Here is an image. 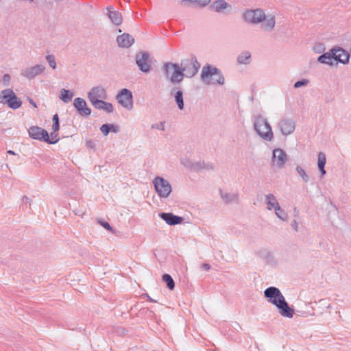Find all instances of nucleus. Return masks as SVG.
I'll list each match as a JSON object with an SVG mask.
<instances>
[{
	"mask_svg": "<svg viewBox=\"0 0 351 351\" xmlns=\"http://www.w3.org/2000/svg\"><path fill=\"white\" fill-rule=\"evenodd\" d=\"M264 296L267 301L274 305L279 313L284 317L292 318L294 309L289 306L280 289L276 287H269L264 291Z\"/></svg>",
	"mask_w": 351,
	"mask_h": 351,
	"instance_id": "1",
	"label": "nucleus"
},
{
	"mask_svg": "<svg viewBox=\"0 0 351 351\" xmlns=\"http://www.w3.org/2000/svg\"><path fill=\"white\" fill-rule=\"evenodd\" d=\"M252 123L254 130L261 138L267 141L273 140L272 128L265 117L256 114L252 117Z\"/></svg>",
	"mask_w": 351,
	"mask_h": 351,
	"instance_id": "2",
	"label": "nucleus"
},
{
	"mask_svg": "<svg viewBox=\"0 0 351 351\" xmlns=\"http://www.w3.org/2000/svg\"><path fill=\"white\" fill-rule=\"evenodd\" d=\"M212 77H213L212 84L219 85L224 84V77L221 70L207 64L202 67L201 79L204 83L209 84L208 81L211 79Z\"/></svg>",
	"mask_w": 351,
	"mask_h": 351,
	"instance_id": "3",
	"label": "nucleus"
},
{
	"mask_svg": "<svg viewBox=\"0 0 351 351\" xmlns=\"http://www.w3.org/2000/svg\"><path fill=\"white\" fill-rule=\"evenodd\" d=\"M163 70L166 77L170 80L172 84H178L183 80L184 75L178 64L166 62L163 65Z\"/></svg>",
	"mask_w": 351,
	"mask_h": 351,
	"instance_id": "4",
	"label": "nucleus"
},
{
	"mask_svg": "<svg viewBox=\"0 0 351 351\" xmlns=\"http://www.w3.org/2000/svg\"><path fill=\"white\" fill-rule=\"evenodd\" d=\"M0 103L7 104L12 110L19 108L22 101L17 97L14 90L11 88L3 90L0 93Z\"/></svg>",
	"mask_w": 351,
	"mask_h": 351,
	"instance_id": "5",
	"label": "nucleus"
},
{
	"mask_svg": "<svg viewBox=\"0 0 351 351\" xmlns=\"http://www.w3.org/2000/svg\"><path fill=\"white\" fill-rule=\"evenodd\" d=\"M180 66L184 75L186 77H192L195 75L200 68V64L195 56L182 60Z\"/></svg>",
	"mask_w": 351,
	"mask_h": 351,
	"instance_id": "6",
	"label": "nucleus"
},
{
	"mask_svg": "<svg viewBox=\"0 0 351 351\" xmlns=\"http://www.w3.org/2000/svg\"><path fill=\"white\" fill-rule=\"evenodd\" d=\"M154 189L160 198H167L172 191L169 181L160 176H156L153 180Z\"/></svg>",
	"mask_w": 351,
	"mask_h": 351,
	"instance_id": "7",
	"label": "nucleus"
},
{
	"mask_svg": "<svg viewBox=\"0 0 351 351\" xmlns=\"http://www.w3.org/2000/svg\"><path fill=\"white\" fill-rule=\"evenodd\" d=\"M135 61L141 71L148 73L152 69V60L147 51H142L137 53Z\"/></svg>",
	"mask_w": 351,
	"mask_h": 351,
	"instance_id": "8",
	"label": "nucleus"
},
{
	"mask_svg": "<svg viewBox=\"0 0 351 351\" xmlns=\"http://www.w3.org/2000/svg\"><path fill=\"white\" fill-rule=\"evenodd\" d=\"M243 20L251 24H258L265 19V12L262 9L246 10L243 14Z\"/></svg>",
	"mask_w": 351,
	"mask_h": 351,
	"instance_id": "9",
	"label": "nucleus"
},
{
	"mask_svg": "<svg viewBox=\"0 0 351 351\" xmlns=\"http://www.w3.org/2000/svg\"><path fill=\"white\" fill-rule=\"evenodd\" d=\"M116 99L118 103L123 108L131 110L133 107V96L132 92L127 89L123 88L117 94Z\"/></svg>",
	"mask_w": 351,
	"mask_h": 351,
	"instance_id": "10",
	"label": "nucleus"
},
{
	"mask_svg": "<svg viewBox=\"0 0 351 351\" xmlns=\"http://www.w3.org/2000/svg\"><path fill=\"white\" fill-rule=\"evenodd\" d=\"M29 135L33 139L43 141L49 144H55L56 142V141L51 142L47 131L38 126L31 127L29 130Z\"/></svg>",
	"mask_w": 351,
	"mask_h": 351,
	"instance_id": "11",
	"label": "nucleus"
},
{
	"mask_svg": "<svg viewBox=\"0 0 351 351\" xmlns=\"http://www.w3.org/2000/svg\"><path fill=\"white\" fill-rule=\"evenodd\" d=\"M332 51H333L332 54L335 58V65H337L338 63L346 64L349 62L350 53L348 51L341 47H334L332 48Z\"/></svg>",
	"mask_w": 351,
	"mask_h": 351,
	"instance_id": "12",
	"label": "nucleus"
},
{
	"mask_svg": "<svg viewBox=\"0 0 351 351\" xmlns=\"http://www.w3.org/2000/svg\"><path fill=\"white\" fill-rule=\"evenodd\" d=\"M278 128L282 135L288 136L295 131V122L292 119L283 118L279 121Z\"/></svg>",
	"mask_w": 351,
	"mask_h": 351,
	"instance_id": "13",
	"label": "nucleus"
},
{
	"mask_svg": "<svg viewBox=\"0 0 351 351\" xmlns=\"http://www.w3.org/2000/svg\"><path fill=\"white\" fill-rule=\"evenodd\" d=\"M287 160L286 152L280 149L276 148L273 150L272 162L278 168H282Z\"/></svg>",
	"mask_w": 351,
	"mask_h": 351,
	"instance_id": "14",
	"label": "nucleus"
},
{
	"mask_svg": "<svg viewBox=\"0 0 351 351\" xmlns=\"http://www.w3.org/2000/svg\"><path fill=\"white\" fill-rule=\"evenodd\" d=\"M73 106L77 113L82 117H88L91 114V109L87 106L86 102L83 98H75Z\"/></svg>",
	"mask_w": 351,
	"mask_h": 351,
	"instance_id": "15",
	"label": "nucleus"
},
{
	"mask_svg": "<svg viewBox=\"0 0 351 351\" xmlns=\"http://www.w3.org/2000/svg\"><path fill=\"white\" fill-rule=\"evenodd\" d=\"M88 98L90 103H93L95 99H106L107 98V93L102 86L93 87L88 93Z\"/></svg>",
	"mask_w": 351,
	"mask_h": 351,
	"instance_id": "16",
	"label": "nucleus"
},
{
	"mask_svg": "<svg viewBox=\"0 0 351 351\" xmlns=\"http://www.w3.org/2000/svg\"><path fill=\"white\" fill-rule=\"evenodd\" d=\"M45 70V66L43 64H36L30 68L25 69L22 72V75L27 79L32 80L36 76L43 73Z\"/></svg>",
	"mask_w": 351,
	"mask_h": 351,
	"instance_id": "17",
	"label": "nucleus"
},
{
	"mask_svg": "<svg viewBox=\"0 0 351 351\" xmlns=\"http://www.w3.org/2000/svg\"><path fill=\"white\" fill-rule=\"evenodd\" d=\"M159 217L170 226L180 224L183 221L182 217L175 215L171 213H161L159 214Z\"/></svg>",
	"mask_w": 351,
	"mask_h": 351,
	"instance_id": "18",
	"label": "nucleus"
},
{
	"mask_svg": "<svg viewBox=\"0 0 351 351\" xmlns=\"http://www.w3.org/2000/svg\"><path fill=\"white\" fill-rule=\"evenodd\" d=\"M119 47L122 48L130 47L134 42V38L128 33H123L117 37Z\"/></svg>",
	"mask_w": 351,
	"mask_h": 351,
	"instance_id": "19",
	"label": "nucleus"
},
{
	"mask_svg": "<svg viewBox=\"0 0 351 351\" xmlns=\"http://www.w3.org/2000/svg\"><path fill=\"white\" fill-rule=\"evenodd\" d=\"M92 105L96 109L103 110L108 113H111L114 110L112 104L111 103L105 101L103 99H95V101L93 103H92Z\"/></svg>",
	"mask_w": 351,
	"mask_h": 351,
	"instance_id": "20",
	"label": "nucleus"
},
{
	"mask_svg": "<svg viewBox=\"0 0 351 351\" xmlns=\"http://www.w3.org/2000/svg\"><path fill=\"white\" fill-rule=\"evenodd\" d=\"M333 51H332V49L329 50V51L324 53L321 56H319L317 58V61L322 64H325L329 66H334V56Z\"/></svg>",
	"mask_w": 351,
	"mask_h": 351,
	"instance_id": "21",
	"label": "nucleus"
},
{
	"mask_svg": "<svg viewBox=\"0 0 351 351\" xmlns=\"http://www.w3.org/2000/svg\"><path fill=\"white\" fill-rule=\"evenodd\" d=\"M107 15L112 23L117 26L120 25L123 22V17L121 14L117 11L110 10L109 7H107Z\"/></svg>",
	"mask_w": 351,
	"mask_h": 351,
	"instance_id": "22",
	"label": "nucleus"
},
{
	"mask_svg": "<svg viewBox=\"0 0 351 351\" xmlns=\"http://www.w3.org/2000/svg\"><path fill=\"white\" fill-rule=\"evenodd\" d=\"M264 23L262 24V28L267 32H271L275 27L276 19L273 15L266 16L265 14V19H263Z\"/></svg>",
	"mask_w": 351,
	"mask_h": 351,
	"instance_id": "23",
	"label": "nucleus"
},
{
	"mask_svg": "<svg viewBox=\"0 0 351 351\" xmlns=\"http://www.w3.org/2000/svg\"><path fill=\"white\" fill-rule=\"evenodd\" d=\"M230 5L225 0H215L210 5V8L217 12H219Z\"/></svg>",
	"mask_w": 351,
	"mask_h": 351,
	"instance_id": "24",
	"label": "nucleus"
},
{
	"mask_svg": "<svg viewBox=\"0 0 351 351\" xmlns=\"http://www.w3.org/2000/svg\"><path fill=\"white\" fill-rule=\"evenodd\" d=\"M265 202L267 204V209L269 210L274 209L279 205L276 197L272 193H269L265 195Z\"/></svg>",
	"mask_w": 351,
	"mask_h": 351,
	"instance_id": "25",
	"label": "nucleus"
},
{
	"mask_svg": "<svg viewBox=\"0 0 351 351\" xmlns=\"http://www.w3.org/2000/svg\"><path fill=\"white\" fill-rule=\"evenodd\" d=\"M326 162V158L325 154L322 152H319L318 154L317 166H318L319 171L321 173V176H324L326 173V171L324 169Z\"/></svg>",
	"mask_w": 351,
	"mask_h": 351,
	"instance_id": "26",
	"label": "nucleus"
},
{
	"mask_svg": "<svg viewBox=\"0 0 351 351\" xmlns=\"http://www.w3.org/2000/svg\"><path fill=\"white\" fill-rule=\"evenodd\" d=\"M220 195L221 199L226 203H231L234 202H237L239 199L238 193H224L223 191L220 190Z\"/></svg>",
	"mask_w": 351,
	"mask_h": 351,
	"instance_id": "27",
	"label": "nucleus"
},
{
	"mask_svg": "<svg viewBox=\"0 0 351 351\" xmlns=\"http://www.w3.org/2000/svg\"><path fill=\"white\" fill-rule=\"evenodd\" d=\"M251 61V53L248 51L241 52L237 56V62L241 64H248Z\"/></svg>",
	"mask_w": 351,
	"mask_h": 351,
	"instance_id": "28",
	"label": "nucleus"
},
{
	"mask_svg": "<svg viewBox=\"0 0 351 351\" xmlns=\"http://www.w3.org/2000/svg\"><path fill=\"white\" fill-rule=\"evenodd\" d=\"M73 97V93L71 90H66L65 88H62L60 90L59 98L63 102H64V103L69 102L70 101H71Z\"/></svg>",
	"mask_w": 351,
	"mask_h": 351,
	"instance_id": "29",
	"label": "nucleus"
},
{
	"mask_svg": "<svg viewBox=\"0 0 351 351\" xmlns=\"http://www.w3.org/2000/svg\"><path fill=\"white\" fill-rule=\"evenodd\" d=\"M175 101L178 106L179 110H182L184 109V99L183 93L182 90H178L175 92L174 94Z\"/></svg>",
	"mask_w": 351,
	"mask_h": 351,
	"instance_id": "30",
	"label": "nucleus"
},
{
	"mask_svg": "<svg viewBox=\"0 0 351 351\" xmlns=\"http://www.w3.org/2000/svg\"><path fill=\"white\" fill-rule=\"evenodd\" d=\"M162 280L166 283L167 287L170 289L173 290L175 288V282L172 277L168 274H165L162 276Z\"/></svg>",
	"mask_w": 351,
	"mask_h": 351,
	"instance_id": "31",
	"label": "nucleus"
},
{
	"mask_svg": "<svg viewBox=\"0 0 351 351\" xmlns=\"http://www.w3.org/2000/svg\"><path fill=\"white\" fill-rule=\"evenodd\" d=\"M194 3L199 7H205L210 3V0H182V3Z\"/></svg>",
	"mask_w": 351,
	"mask_h": 351,
	"instance_id": "32",
	"label": "nucleus"
},
{
	"mask_svg": "<svg viewBox=\"0 0 351 351\" xmlns=\"http://www.w3.org/2000/svg\"><path fill=\"white\" fill-rule=\"evenodd\" d=\"M214 165L211 163L205 164L204 162H198L194 165V168L195 169H207V170H213Z\"/></svg>",
	"mask_w": 351,
	"mask_h": 351,
	"instance_id": "33",
	"label": "nucleus"
},
{
	"mask_svg": "<svg viewBox=\"0 0 351 351\" xmlns=\"http://www.w3.org/2000/svg\"><path fill=\"white\" fill-rule=\"evenodd\" d=\"M276 215L278 218L281 219L282 221H286L287 219V213L280 208V205H278L276 208H274Z\"/></svg>",
	"mask_w": 351,
	"mask_h": 351,
	"instance_id": "34",
	"label": "nucleus"
},
{
	"mask_svg": "<svg viewBox=\"0 0 351 351\" xmlns=\"http://www.w3.org/2000/svg\"><path fill=\"white\" fill-rule=\"evenodd\" d=\"M296 171L298 172V173L301 176V178H302L303 181L304 182H308V180H309V177L306 174L305 170L302 168L300 166H297L296 167Z\"/></svg>",
	"mask_w": 351,
	"mask_h": 351,
	"instance_id": "35",
	"label": "nucleus"
},
{
	"mask_svg": "<svg viewBox=\"0 0 351 351\" xmlns=\"http://www.w3.org/2000/svg\"><path fill=\"white\" fill-rule=\"evenodd\" d=\"M46 60L49 62V66L53 69H55L56 68V59H55V56L53 55H52V54L47 55L46 56Z\"/></svg>",
	"mask_w": 351,
	"mask_h": 351,
	"instance_id": "36",
	"label": "nucleus"
},
{
	"mask_svg": "<svg viewBox=\"0 0 351 351\" xmlns=\"http://www.w3.org/2000/svg\"><path fill=\"white\" fill-rule=\"evenodd\" d=\"M97 221L98 223L102 226L104 227L105 229H106L107 230L111 232H113L114 230H113V228H112V226L110 225L109 223L105 221H102L101 219H97Z\"/></svg>",
	"mask_w": 351,
	"mask_h": 351,
	"instance_id": "37",
	"label": "nucleus"
},
{
	"mask_svg": "<svg viewBox=\"0 0 351 351\" xmlns=\"http://www.w3.org/2000/svg\"><path fill=\"white\" fill-rule=\"evenodd\" d=\"M308 83H309L308 80L302 79V80H299V81L295 82L293 86L295 88H298L300 87L305 86L308 85Z\"/></svg>",
	"mask_w": 351,
	"mask_h": 351,
	"instance_id": "38",
	"label": "nucleus"
},
{
	"mask_svg": "<svg viewBox=\"0 0 351 351\" xmlns=\"http://www.w3.org/2000/svg\"><path fill=\"white\" fill-rule=\"evenodd\" d=\"M165 121H161V122H160L158 123L152 124L151 125V128H152V129H157V130H161V131H164L165 130Z\"/></svg>",
	"mask_w": 351,
	"mask_h": 351,
	"instance_id": "39",
	"label": "nucleus"
},
{
	"mask_svg": "<svg viewBox=\"0 0 351 351\" xmlns=\"http://www.w3.org/2000/svg\"><path fill=\"white\" fill-rule=\"evenodd\" d=\"M100 131L104 134V136H106L110 132L108 123L103 124L100 127Z\"/></svg>",
	"mask_w": 351,
	"mask_h": 351,
	"instance_id": "40",
	"label": "nucleus"
},
{
	"mask_svg": "<svg viewBox=\"0 0 351 351\" xmlns=\"http://www.w3.org/2000/svg\"><path fill=\"white\" fill-rule=\"evenodd\" d=\"M109 126H110V132H112L114 133H118L119 132V125H116V124H110V123H108Z\"/></svg>",
	"mask_w": 351,
	"mask_h": 351,
	"instance_id": "41",
	"label": "nucleus"
},
{
	"mask_svg": "<svg viewBox=\"0 0 351 351\" xmlns=\"http://www.w3.org/2000/svg\"><path fill=\"white\" fill-rule=\"evenodd\" d=\"M73 213L76 215L83 217L85 215V210L82 208L75 209L73 210Z\"/></svg>",
	"mask_w": 351,
	"mask_h": 351,
	"instance_id": "42",
	"label": "nucleus"
},
{
	"mask_svg": "<svg viewBox=\"0 0 351 351\" xmlns=\"http://www.w3.org/2000/svg\"><path fill=\"white\" fill-rule=\"evenodd\" d=\"M52 129H53L54 133L58 131L60 129V123L59 122L53 123Z\"/></svg>",
	"mask_w": 351,
	"mask_h": 351,
	"instance_id": "43",
	"label": "nucleus"
},
{
	"mask_svg": "<svg viewBox=\"0 0 351 351\" xmlns=\"http://www.w3.org/2000/svg\"><path fill=\"white\" fill-rule=\"evenodd\" d=\"M59 138H58V134H54V133H51V138L49 137V141L51 142V141H56L55 143H56L58 141Z\"/></svg>",
	"mask_w": 351,
	"mask_h": 351,
	"instance_id": "44",
	"label": "nucleus"
},
{
	"mask_svg": "<svg viewBox=\"0 0 351 351\" xmlns=\"http://www.w3.org/2000/svg\"><path fill=\"white\" fill-rule=\"evenodd\" d=\"M291 226L296 232L298 231V223L295 219L292 221Z\"/></svg>",
	"mask_w": 351,
	"mask_h": 351,
	"instance_id": "45",
	"label": "nucleus"
},
{
	"mask_svg": "<svg viewBox=\"0 0 351 351\" xmlns=\"http://www.w3.org/2000/svg\"><path fill=\"white\" fill-rule=\"evenodd\" d=\"M3 82L5 83H9L10 80V76L9 74H5L3 77Z\"/></svg>",
	"mask_w": 351,
	"mask_h": 351,
	"instance_id": "46",
	"label": "nucleus"
},
{
	"mask_svg": "<svg viewBox=\"0 0 351 351\" xmlns=\"http://www.w3.org/2000/svg\"><path fill=\"white\" fill-rule=\"evenodd\" d=\"M201 267L202 269L206 271H208L210 269V265L208 263H204Z\"/></svg>",
	"mask_w": 351,
	"mask_h": 351,
	"instance_id": "47",
	"label": "nucleus"
},
{
	"mask_svg": "<svg viewBox=\"0 0 351 351\" xmlns=\"http://www.w3.org/2000/svg\"><path fill=\"white\" fill-rule=\"evenodd\" d=\"M86 144L88 147L93 148L94 147L95 143L93 141L89 140L86 141Z\"/></svg>",
	"mask_w": 351,
	"mask_h": 351,
	"instance_id": "48",
	"label": "nucleus"
},
{
	"mask_svg": "<svg viewBox=\"0 0 351 351\" xmlns=\"http://www.w3.org/2000/svg\"><path fill=\"white\" fill-rule=\"evenodd\" d=\"M53 123L59 122V117L58 114H55L52 118Z\"/></svg>",
	"mask_w": 351,
	"mask_h": 351,
	"instance_id": "49",
	"label": "nucleus"
},
{
	"mask_svg": "<svg viewBox=\"0 0 351 351\" xmlns=\"http://www.w3.org/2000/svg\"><path fill=\"white\" fill-rule=\"evenodd\" d=\"M22 200H23V202H27L30 203V202H31V199L27 196H26V195H24L23 197Z\"/></svg>",
	"mask_w": 351,
	"mask_h": 351,
	"instance_id": "50",
	"label": "nucleus"
},
{
	"mask_svg": "<svg viewBox=\"0 0 351 351\" xmlns=\"http://www.w3.org/2000/svg\"><path fill=\"white\" fill-rule=\"evenodd\" d=\"M29 103L35 108H37L36 104L34 101L33 99H29Z\"/></svg>",
	"mask_w": 351,
	"mask_h": 351,
	"instance_id": "51",
	"label": "nucleus"
},
{
	"mask_svg": "<svg viewBox=\"0 0 351 351\" xmlns=\"http://www.w3.org/2000/svg\"><path fill=\"white\" fill-rule=\"evenodd\" d=\"M8 154H10V155H15V152L12 150H8Z\"/></svg>",
	"mask_w": 351,
	"mask_h": 351,
	"instance_id": "52",
	"label": "nucleus"
},
{
	"mask_svg": "<svg viewBox=\"0 0 351 351\" xmlns=\"http://www.w3.org/2000/svg\"><path fill=\"white\" fill-rule=\"evenodd\" d=\"M147 298H148V299H149V300L150 302H157V301H156V300H155L152 299V298H150L149 295H147Z\"/></svg>",
	"mask_w": 351,
	"mask_h": 351,
	"instance_id": "53",
	"label": "nucleus"
},
{
	"mask_svg": "<svg viewBox=\"0 0 351 351\" xmlns=\"http://www.w3.org/2000/svg\"><path fill=\"white\" fill-rule=\"evenodd\" d=\"M176 90V88H173L171 92V94L173 95V92Z\"/></svg>",
	"mask_w": 351,
	"mask_h": 351,
	"instance_id": "54",
	"label": "nucleus"
}]
</instances>
